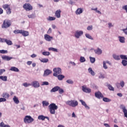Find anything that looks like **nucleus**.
<instances>
[{
  "instance_id": "obj_1",
  "label": "nucleus",
  "mask_w": 127,
  "mask_h": 127,
  "mask_svg": "<svg viewBox=\"0 0 127 127\" xmlns=\"http://www.w3.org/2000/svg\"><path fill=\"white\" fill-rule=\"evenodd\" d=\"M48 108L50 114L51 115H55V111L58 109V106L55 103H51L50 105H49Z\"/></svg>"
},
{
  "instance_id": "obj_2",
  "label": "nucleus",
  "mask_w": 127,
  "mask_h": 127,
  "mask_svg": "<svg viewBox=\"0 0 127 127\" xmlns=\"http://www.w3.org/2000/svg\"><path fill=\"white\" fill-rule=\"evenodd\" d=\"M11 26V21L10 20L5 19L3 21V23L1 25V28H8V27H10Z\"/></svg>"
},
{
  "instance_id": "obj_3",
  "label": "nucleus",
  "mask_w": 127,
  "mask_h": 127,
  "mask_svg": "<svg viewBox=\"0 0 127 127\" xmlns=\"http://www.w3.org/2000/svg\"><path fill=\"white\" fill-rule=\"evenodd\" d=\"M66 105L75 108L78 106V101L75 100H68L65 102Z\"/></svg>"
},
{
  "instance_id": "obj_4",
  "label": "nucleus",
  "mask_w": 127,
  "mask_h": 127,
  "mask_svg": "<svg viewBox=\"0 0 127 127\" xmlns=\"http://www.w3.org/2000/svg\"><path fill=\"white\" fill-rule=\"evenodd\" d=\"M34 121V119L30 116H26L24 118V123L25 124H31Z\"/></svg>"
},
{
  "instance_id": "obj_5",
  "label": "nucleus",
  "mask_w": 127,
  "mask_h": 127,
  "mask_svg": "<svg viewBox=\"0 0 127 127\" xmlns=\"http://www.w3.org/2000/svg\"><path fill=\"white\" fill-rule=\"evenodd\" d=\"M2 7L6 10V13L7 14H10L11 13V9L10 8V6L7 4H5L2 5Z\"/></svg>"
},
{
  "instance_id": "obj_6",
  "label": "nucleus",
  "mask_w": 127,
  "mask_h": 127,
  "mask_svg": "<svg viewBox=\"0 0 127 127\" xmlns=\"http://www.w3.org/2000/svg\"><path fill=\"white\" fill-rule=\"evenodd\" d=\"M53 71H54L53 76H54V77H56L58 75H60L62 74V70L60 67H56L54 68Z\"/></svg>"
},
{
  "instance_id": "obj_7",
  "label": "nucleus",
  "mask_w": 127,
  "mask_h": 127,
  "mask_svg": "<svg viewBox=\"0 0 127 127\" xmlns=\"http://www.w3.org/2000/svg\"><path fill=\"white\" fill-rule=\"evenodd\" d=\"M23 7L24 9V10H26L27 11H29L33 9V7H32V5H31V4H30V3H25L23 5Z\"/></svg>"
},
{
  "instance_id": "obj_8",
  "label": "nucleus",
  "mask_w": 127,
  "mask_h": 127,
  "mask_svg": "<svg viewBox=\"0 0 127 127\" xmlns=\"http://www.w3.org/2000/svg\"><path fill=\"white\" fill-rule=\"evenodd\" d=\"M0 42H5L7 45H12V42L10 40H7V39L0 38Z\"/></svg>"
},
{
  "instance_id": "obj_9",
  "label": "nucleus",
  "mask_w": 127,
  "mask_h": 127,
  "mask_svg": "<svg viewBox=\"0 0 127 127\" xmlns=\"http://www.w3.org/2000/svg\"><path fill=\"white\" fill-rule=\"evenodd\" d=\"M120 57H121V59H124L122 62V64L123 65V66H127V61H126V60H127V56L121 55H120Z\"/></svg>"
},
{
  "instance_id": "obj_10",
  "label": "nucleus",
  "mask_w": 127,
  "mask_h": 127,
  "mask_svg": "<svg viewBox=\"0 0 127 127\" xmlns=\"http://www.w3.org/2000/svg\"><path fill=\"white\" fill-rule=\"evenodd\" d=\"M83 35V31H76L74 34L76 38H80V36Z\"/></svg>"
},
{
  "instance_id": "obj_11",
  "label": "nucleus",
  "mask_w": 127,
  "mask_h": 127,
  "mask_svg": "<svg viewBox=\"0 0 127 127\" xmlns=\"http://www.w3.org/2000/svg\"><path fill=\"white\" fill-rule=\"evenodd\" d=\"M120 109L123 110V112L124 114V117H125V118H127V109H126L125 106L123 105H121L120 106Z\"/></svg>"
},
{
  "instance_id": "obj_12",
  "label": "nucleus",
  "mask_w": 127,
  "mask_h": 127,
  "mask_svg": "<svg viewBox=\"0 0 127 127\" xmlns=\"http://www.w3.org/2000/svg\"><path fill=\"white\" fill-rule=\"evenodd\" d=\"M95 96L97 99H102V98H104V95L100 91L95 92Z\"/></svg>"
},
{
  "instance_id": "obj_13",
  "label": "nucleus",
  "mask_w": 127,
  "mask_h": 127,
  "mask_svg": "<svg viewBox=\"0 0 127 127\" xmlns=\"http://www.w3.org/2000/svg\"><path fill=\"white\" fill-rule=\"evenodd\" d=\"M1 58L3 60H4L5 61H9L10 60H11V59H13V58L11 57H9L8 56H2Z\"/></svg>"
},
{
  "instance_id": "obj_14",
  "label": "nucleus",
  "mask_w": 127,
  "mask_h": 127,
  "mask_svg": "<svg viewBox=\"0 0 127 127\" xmlns=\"http://www.w3.org/2000/svg\"><path fill=\"white\" fill-rule=\"evenodd\" d=\"M55 16H56L57 18H60L61 17V10L59 9L56 11Z\"/></svg>"
},
{
  "instance_id": "obj_15",
  "label": "nucleus",
  "mask_w": 127,
  "mask_h": 127,
  "mask_svg": "<svg viewBox=\"0 0 127 127\" xmlns=\"http://www.w3.org/2000/svg\"><path fill=\"white\" fill-rule=\"evenodd\" d=\"M33 87L34 88H38L40 86V84H39V82L37 81H34L32 83Z\"/></svg>"
},
{
  "instance_id": "obj_16",
  "label": "nucleus",
  "mask_w": 127,
  "mask_h": 127,
  "mask_svg": "<svg viewBox=\"0 0 127 127\" xmlns=\"http://www.w3.org/2000/svg\"><path fill=\"white\" fill-rule=\"evenodd\" d=\"M44 37L45 40H46L47 41H51V40L53 39V37H51L48 34H45L44 35Z\"/></svg>"
},
{
  "instance_id": "obj_17",
  "label": "nucleus",
  "mask_w": 127,
  "mask_h": 127,
  "mask_svg": "<svg viewBox=\"0 0 127 127\" xmlns=\"http://www.w3.org/2000/svg\"><path fill=\"white\" fill-rule=\"evenodd\" d=\"M82 91L85 93H91V89L87 88V87L82 86Z\"/></svg>"
},
{
  "instance_id": "obj_18",
  "label": "nucleus",
  "mask_w": 127,
  "mask_h": 127,
  "mask_svg": "<svg viewBox=\"0 0 127 127\" xmlns=\"http://www.w3.org/2000/svg\"><path fill=\"white\" fill-rule=\"evenodd\" d=\"M21 34H22L23 36L26 37L29 35V32H28V31H24V30H21Z\"/></svg>"
},
{
  "instance_id": "obj_19",
  "label": "nucleus",
  "mask_w": 127,
  "mask_h": 127,
  "mask_svg": "<svg viewBox=\"0 0 127 127\" xmlns=\"http://www.w3.org/2000/svg\"><path fill=\"white\" fill-rule=\"evenodd\" d=\"M52 73V71L50 70V69H46L44 71V76H48V75H50Z\"/></svg>"
},
{
  "instance_id": "obj_20",
  "label": "nucleus",
  "mask_w": 127,
  "mask_h": 127,
  "mask_svg": "<svg viewBox=\"0 0 127 127\" xmlns=\"http://www.w3.org/2000/svg\"><path fill=\"white\" fill-rule=\"evenodd\" d=\"M59 89H60V87H59V86H56V87L53 88L51 90V93H53V92H57V91H59Z\"/></svg>"
},
{
  "instance_id": "obj_21",
  "label": "nucleus",
  "mask_w": 127,
  "mask_h": 127,
  "mask_svg": "<svg viewBox=\"0 0 127 127\" xmlns=\"http://www.w3.org/2000/svg\"><path fill=\"white\" fill-rule=\"evenodd\" d=\"M80 103H81L82 106H84L86 109H88V110L89 109H90V107H89L88 105H87V104H86V102H85V101L80 100Z\"/></svg>"
},
{
  "instance_id": "obj_22",
  "label": "nucleus",
  "mask_w": 127,
  "mask_h": 127,
  "mask_svg": "<svg viewBox=\"0 0 127 127\" xmlns=\"http://www.w3.org/2000/svg\"><path fill=\"white\" fill-rule=\"evenodd\" d=\"M94 52L96 53V54H98V55H100V54H102V51L101 50V49L98 48L97 49L94 50Z\"/></svg>"
},
{
  "instance_id": "obj_23",
  "label": "nucleus",
  "mask_w": 127,
  "mask_h": 127,
  "mask_svg": "<svg viewBox=\"0 0 127 127\" xmlns=\"http://www.w3.org/2000/svg\"><path fill=\"white\" fill-rule=\"evenodd\" d=\"M10 71H13V72H18L19 71V69L17 68V67H15L14 66H12L10 68Z\"/></svg>"
},
{
  "instance_id": "obj_24",
  "label": "nucleus",
  "mask_w": 127,
  "mask_h": 127,
  "mask_svg": "<svg viewBox=\"0 0 127 127\" xmlns=\"http://www.w3.org/2000/svg\"><path fill=\"white\" fill-rule=\"evenodd\" d=\"M56 77H57L58 78V80H59L60 81L62 80L63 79H64L65 78V76H64L62 74H59Z\"/></svg>"
},
{
  "instance_id": "obj_25",
  "label": "nucleus",
  "mask_w": 127,
  "mask_h": 127,
  "mask_svg": "<svg viewBox=\"0 0 127 127\" xmlns=\"http://www.w3.org/2000/svg\"><path fill=\"white\" fill-rule=\"evenodd\" d=\"M2 98L4 99H7L9 97V94L6 92H4L2 94Z\"/></svg>"
},
{
  "instance_id": "obj_26",
  "label": "nucleus",
  "mask_w": 127,
  "mask_h": 127,
  "mask_svg": "<svg viewBox=\"0 0 127 127\" xmlns=\"http://www.w3.org/2000/svg\"><path fill=\"white\" fill-rule=\"evenodd\" d=\"M13 100L15 104H19V100H18V98L16 97V96H14Z\"/></svg>"
},
{
  "instance_id": "obj_27",
  "label": "nucleus",
  "mask_w": 127,
  "mask_h": 127,
  "mask_svg": "<svg viewBox=\"0 0 127 127\" xmlns=\"http://www.w3.org/2000/svg\"><path fill=\"white\" fill-rule=\"evenodd\" d=\"M82 12H83V9H82L81 8H79L76 10V14H81Z\"/></svg>"
},
{
  "instance_id": "obj_28",
  "label": "nucleus",
  "mask_w": 127,
  "mask_h": 127,
  "mask_svg": "<svg viewBox=\"0 0 127 127\" xmlns=\"http://www.w3.org/2000/svg\"><path fill=\"white\" fill-rule=\"evenodd\" d=\"M88 72L89 73H90L92 76H95V72H94V70L92 69V68L90 67L88 68Z\"/></svg>"
},
{
  "instance_id": "obj_29",
  "label": "nucleus",
  "mask_w": 127,
  "mask_h": 127,
  "mask_svg": "<svg viewBox=\"0 0 127 127\" xmlns=\"http://www.w3.org/2000/svg\"><path fill=\"white\" fill-rule=\"evenodd\" d=\"M43 107H47V106H49V102L46 101H43L42 102Z\"/></svg>"
},
{
  "instance_id": "obj_30",
  "label": "nucleus",
  "mask_w": 127,
  "mask_h": 127,
  "mask_svg": "<svg viewBox=\"0 0 127 127\" xmlns=\"http://www.w3.org/2000/svg\"><path fill=\"white\" fill-rule=\"evenodd\" d=\"M103 101L106 103H109V102H111V101H112V100H111V99H109L107 97H103Z\"/></svg>"
},
{
  "instance_id": "obj_31",
  "label": "nucleus",
  "mask_w": 127,
  "mask_h": 127,
  "mask_svg": "<svg viewBox=\"0 0 127 127\" xmlns=\"http://www.w3.org/2000/svg\"><path fill=\"white\" fill-rule=\"evenodd\" d=\"M119 41L121 43H125V37L119 36Z\"/></svg>"
},
{
  "instance_id": "obj_32",
  "label": "nucleus",
  "mask_w": 127,
  "mask_h": 127,
  "mask_svg": "<svg viewBox=\"0 0 127 127\" xmlns=\"http://www.w3.org/2000/svg\"><path fill=\"white\" fill-rule=\"evenodd\" d=\"M0 79L2 80V81H7V77L6 76H0Z\"/></svg>"
},
{
  "instance_id": "obj_33",
  "label": "nucleus",
  "mask_w": 127,
  "mask_h": 127,
  "mask_svg": "<svg viewBox=\"0 0 127 127\" xmlns=\"http://www.w3.org/2000/svg\"><path fill=\"white\" fill-rule=\"evenodd\" d=\"M38 120H41V121H44L45 120V116L43 115H40L38 117Z\"/></svg>"
},
{
  "instance_id": "obj_34",
  "label": "nucleus",
  "mask_w": 127,
  "mask_h": 127,
  "mask_svg": "<svg viewBox=\"0 0 127 127\" xmlns=\"http://www.w3.org/2000/svg\"><path fill=\"white\" fill-rule=\"evenodd\" d=\"M41 62H42L43 63H47V62H48L49 61V60H48V59H42L41 60H40Z\"/></svg>"
},
{
  "instance_id": "obj_35",
  "label": "nucleus",
  "mask_w": 127,
  "mask_h": 127,
  "mask_svg": "<svg viewBox=\"0 0 127 127\" xmlns=\"http://www.w3.org/2000/svg\"><path fill=\"white\" fill-rule=\"evenodd\" d=\"M49 51H54V52H58V50H57V49H55L54 48H49Z\"/></svg>"
},
{
  "instance_id": "obj_36",
  "label": "nucleus",
  "mask_w": 127,
  "mask_h": 127,
  "mask_svg": "<svg viewBox=\"0 0 127 127\" xmlns=\"http://www.w3.org/2000/svg\"><path fill=\"white\" fill-rule=\"evenodd\" d=\"M13 33L15 34H18L20 33V34H21V30H15L13 31Z\"/></svg>"
},
{
  "instance_id": "obj_37",
  "label": "nucleus",
  "mask_w": 127,
  "mask_h": 127,
  "mask_svg": "<svg viewBox=\"0 0 127 127\" xmlns=\"http://www.w3.org/2000/svg\"><path fill=\"white\" fill-rule=\"evenodd\" d=\"M47 19L50 21H52L53 20H55V19H56V18L55 17L49 16Z\"/></svg>"
},
{
  "instance_id": "obj_38",
  "label": "nucleus",
  "mask_w": 127,
  "mask_h": 127,
  "mask_svg": "<svg viewBox=\"0 0 127 127\" xmlns=\"http://www.w3.org/2000/svg\"><path fill=\"white\" fill-rule=\"evenodd\" d=\"M0 127H10V126H9V125H4V123H3V122H1L0 124Z\"/></svg>"
},
{
  "instance_id": "obj_39",
  "label": "nucleus",
  "mask_w": 127,
  "mask_h": 127,
  "mask_svg": "<svg viewBox=\"0 0 127 127\" xmlns=\"http://www.w3.org/2000/svg\"><path fill=\"white\" fill-rule=\"evenodd\" d=\"M89 59L90 60L91 63H95V61H96V59H95V58L90 57Z\"/></svg>"
},
{
  "instance_id": "obj_40",
  "label": "nucleus",
  "mask_w": 127,
  "mask_h": 127,
  "mask_svg": "<svg viewBox=\"0 0 127 127\" xmlns=\"http://www.w3.org/2000/svg\"><path fill=\"white\" fill-rule=\"evenodd\" d=\"M79 61L81 62V63H83L86 61V59H85L84 57H81Z\"/></svg>"
},
{
  "instance_id": "obj_41",
  "label": "nucleus",
  "mask_w": 127,
  "mask_h": 127,
  "mask_svg": "<svg viewBox=\"0 0 127 127\" xmlns=\"http://www.w3.org/2000/svg\"><path fill=\"white\" fill-rule=\"evenodd\" d=\"M42 54L44 56H49V55H50V53L49 52H43Z\"/></svg>"
},
{
  "instance_id": "obj_42",
  "label": "nucleus",
  "mask_w": 127,
  "mask_h": 127,
  "mask_svg": "<svg viewBox=\"0 0 127 127\" xmlns=\"http://www.w3.org/2000/svg\"><path fill=\"white\" fill-rule=\"evenodd\" d=\"M85 36H86V37H87V38H88L89 39H91V40H94L93 37H92V36H91V35H90V34H86Z\"/></svg>"
},
{
  "instance_id": "obj_43",
  "label": "nucleus",
  "mask_w": 127,
  "mask_h": 127,
  "mask_svg": "<svg viewBox=\"0 0 127 127\" xmlns=\"http://www.w3.org/2000/svg\"><path fill=\"white\" fill-rule=\"evenodd\" d=\"M108 87L110 91H115V88L110 84L108 85Z\"/></svg>"
},
{
  "instance_id": "obj_44",
  "label": "nucleus",
  "mask_w": 127,
  "mask_h": 127,
  "mask_svg": "<svg viewBox=\"0 0 127 127\" xmlns=\"http://www.w3.org/2000/svg\"><path fill=\"white\" fill-rule=\"evenodd\" d=\"M113 58H114V59H115V60H120V57L119 56L114 55H113Z\"/></svg>"
},
{
  "instance_id": "obj_45",
  "label": "nucleus",
  "mask_w": 127,
  "mask_h": 127,
  "mask_svg": "<svg viewBox=\"0 0 127 127\" xmlns=\"http://www.w3.org/2000/svg\"><path fill=\"white\" fill-rule=\"evenodd\" d=\"M0 53L1 54H5L6 53H7V51L4 50H0Z\"/></svg>"
},
{
  "instance_id": "obj_46",
  "label": "nucleus",
  "mask_w": 127,
  "mask_h": 127,
  "mask_svg": "<svg viewBox=\"0 0 127 127\" xmlns=\"http://www.w3.org/2000/svg\"><path fill=\"white\" fill-rule=\"evenodd\" d=\"M48 85H49V82L47 81L43 82L42 84V86H44V85L48 86Z\"/></svg>"
},
{
  "instance_id": "obj_47",
  "label": "nucleus",
  "mask_w": 127,
  "mask_h": 127,
  "mask_svg": "<svg viewBox=\"0 0 127 127\" xmlns=\"http://www.w3.org/2000/svg\"><path fill=\"white\" fill-rule=\"evenodd\" d=\"M66 83H67L68 84H74V81H73L71 79H68L66 80Z\"/></svg>"
},
{
  "instance_id": "obj_48",
  "label": "nucleus",
  "mask_w": 127,
  "mask_h": 127,
  "mask_svg": "<svg viewBox=\"0 0 127 127\" xmlns=\"http://www.w3.org/2000/svg\"><path fill=\"white\" fill-rule=\"evenodd\" d=\"M59 92L60 94H63V93H64V90H63V89L62 88H60L59 89Z\"/></svg>"
},
{
  "instance_id": "obj_49",
  "label": "nucleus",
  "mask_w": 127,
  "mask_h": 127,
  "mask_svg": "<svg viewBox=\"0 0 127 127\" xmlns=\"http://www.w3.org/2000/svg\"><path fill=\"white\" fill-rule=\"evenodd\" d=\"M103 68L104 69H108V66H107V64H106L105 61L103 62Z\"/></svg>"
},
{
  "instance_id": "obj_50",
  "label": "nucleus",
  "mask_w": 127,
  "mask_h": 127,
  "mask_svg": "<svg viewBox=\"0 0 127 127\" xmlns=\"http://www.w3.org/2000/svg\"><path fill=\"white\" fill-rule=\"evenodd\" d=\"M23 86L24 87H28V86H31V84H27V83H23Z\"/></svg>"
},
{
  "instance_id": "obj_51",
  "label": "nucleus",
  "mask_w": 127,
  "mask_h": 127,
  "mask_svg": "<svg viewBox=\"0 0 127 127\" xmlns=\"http://www.w3.org/2000/svg\"><path fill=\"white\" fill-rule=\"evenodd\" d=\"M48 34H51V33H52V29L51 28H49L48 31H47Z\"/></svg>"
},
{
  "instance_id": "obj_52",
  "label": "nucleus",
  "mask_w": 127,
  "mask_h": 127,
  "mask_svg": "<svg viewBox=\"0 0 127 127\" xmlns=\"http://www.w3.org/2000/svg\"><path fill=\"white\" fill-rule=\"evenodd\" d=\"M87 30H92V29H93V26H92V25L88 26L87 27Z\"/></svg>"
},
{
  "instance_id": "obj_53",
  "label": "nucleus",
  "mask_w": 127,
  "mask_h": 127,
  "mask_svg": "<svg viewBox=\"0 0 127 127\" xmlns=\"http://www.w3.org/2000/svg\"><path fill=\"white\" fill-rule=\"evenodd\" d=\"M28 17H29V18H34V14H31V15H28Z\"/></svg>"
},
{
  "instance_id": "obj_54",
  "label": "nucleus",
  "mask_w": 127,
  "mask_h": 127,
  "mask_svg": "<svg viewBox=\"0 0 127 127\" xmlns=\"http://www.w3.org/2000/svg\"><path fill=\"white\" fill-rule=\"evenodd\" d=\"M6 99L5 98H0V103H1V102H6Z\"/></svg>"
},
{
  "instance_id": "obj_55",
  "label": "nucleus",
  "mask_w": 127,
  "mask_h": 127,
  "mask_svg": "<svg viewBox=\"0 0 127 127\" xmlns=\"http://www.w3.org/2000/svg\"><path fill=\"white\" fill-rule=\"evenodd\" d=\"M120 86L123 88V87L125 86V82L124 81H121L120 82Z\"/></svg>"
},
{
  "instance_id": "obj_56",
  "label": "nucleus",
  "mask_w": 127,
  "mask_h": 127,
  "mask_svg": "<svg viewBox=\"0 0 127 127\" xmlns=\"http://www.w3.org/2000/svg\"><path fill=\"white\" fill-rule=\"evenodd\" d=\"M4 72H5V69H0V75H1L2 73H3Z\"/></svg>"
},
{
  "instance_id": "obj_57",
  "label": "nucleus",
  "mask_w": 127,
  "mask_h": 127,
  "mask_svg": "<svg viewBox=\"0 0 127 127\" xmlns=\"http://www.w3.org/2000/svg\"><path fill=\"white\" fill-rule=\"evenodd\" d=\"M123 9H125L127 13V5H125L123 7Z\"/></svg>"
},
{
  "instance_id": "obj_58",
  "label": "nucleus",
  "mask_w": 127,
  "mask_h": 127,
  "mask_svg": "<svg viewBox=\"0 0 127 127\" xmlns=\"http://www.w3.org/2000/svg\"><path fill=\"white\" fill-rule=\"evenodd\" d=\"M3 13V9L0 7V14H2Z\"/></svg>"
},
{
  "instance_id": "obj_59",
  "label": "nucleus",
  "mask_w": 127,
  "mask_h": 127,
  "mask_svg": "<svg viewBox=\"0 0 127 127\" xmlns=\"http://www.w3.org/2000/svg\"><path fill=\"white\" fill-rule=\"evenodd\" d=\"M27 65H31L32 64V61H28L27 62Z\"/></svg>"
},
{
  "instance_id": "obj_60",
  "label": "nucleus",
  "mask_w": 127,
  "mask_h": 127,
  "mask_svg": "<svg viewBox=\"0 0 127 127\" xmlns=\"http://www.w3.org/2000/svg\"><path fill=\"white\" fill-rule=\"evenodd\" d=\"M123 31L125 33V34H127V28L126 29H123Z\"/></svg>"
},
{
  "instance_id": "obj_61",
  "label": "nucleus",
  "mask_w": 127,
  "mask_h": 127,
  "mask_svg": "<svg viewBox=\"0 0 127 127\" xmlns=\"http://www.w3.org/2000/svg\"><path fill=\"white\" fill-rule=\"evenodd\" d=\"M31 57L32 58H35V57H36V55H35V54H32L31 56Z\"/></svg>"
},
{
  "instance_id": "obj_62",
  "label": "nucleus",
  "mask_w": 127,
  "mask_h": 127,
  "mask_svg": "<svg viewBox=\"0 0 127 127\" xmlns=\"http://www.w3.org/2000/svg\"><path fill=\"white\" fill-rule=\"evenodd\" d=\"M102 78H105V76L103 74H100V75L99 76V78L101 79Z\"/></svg>"
},
{
  "instance_id": "obj_63",
  "label": "nucleus",
  "mask_w": 127,
  "mask_h": 127,
  "mask_svg": "<svg viewBox=\"0 0 127 127\" xmlns=\"http://www.w3.org/2000/svg\"><path fill=\"white\" fill-rule=\"evenodd\" d=\"M117 95L119 96V97H123V94L121 93H118Z\"/></svg>"
},
{
  "instance_id": "obj_64",
  "label": "nucleus",
  "mask_w": 127,
  "mask_h": 127,
  "mask_svg": "<svg viewBox=\"0 0 127 127\" xmlns=\"http://www.w3.org/2000/svg\"><path fill=\"white\" fill-rule=\"evenodd\" d=\"M106 127H110V125L108 124H104V125Z\"/></svg>"
}]
</instances>
